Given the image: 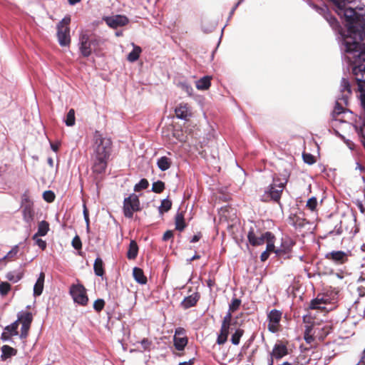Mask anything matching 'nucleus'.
Here are the masks:
<instances>
[{
    "label": "nucleus",
    "mask_w": 365,
    "mask_h": 365,
    "mask_svg": "<svg viewBox=\"0 0 365 365\" xmlns=\"http://www.w3.org/2000/svg\"><path fill=\"white\" fill-rule=\"evenodd\" d=\"M22 277L23 272L20 271H11L8 272L6 275V278L13 283L19 282Z\"/></svg>",
    "instance_id": "nucleus-31"
},
{
    "label": "nucleus",
    "mask_w": 365,
    "mask_h": 365,
    "mask_svg": "<svg viewBox=\"0 0 365 365\" xmlns=\"http://www.w3.org/2000/svg\"><path fill=\"white\" fill-rule=\"evenodd\" d=\"M231 311H228V312L226 314V315L224 317V319L222 323V326H225V329H229L230 325V320L232 317Z\"/></svg>",
    "instance_id": "nucleus-51"
},
{
    "label": "nucleus",
    "mask_w": 365,
    "mask_h": 365,
    "mask_svg": "<svg viewBox=\"0 0 365 365\" xmlns=\"http://www.w3.org/2000/svg\"><path fill=\"white\" fill-rule=\"evenodd\" d=\"M94 155L95 157L109 158L111 151V140L110 138L103 137L98 130L93 134Z\"/></svg>",
    "instance_id": "nucleus-5"
},
{
    "label": "nucleus",
    "mask_w": 365,
    "mask_h": 365,
    "mask_svg": "<svg viewBox=\"0 0 365 365\" xmlns=\"http://www.w3.org/2000/svg\"><path fill=\"white\" fill-rule=\"evenodd\" d=\"M342 233L341 222L334 227V229L329 232L330 235H340Z\"/></svg>",
    "instance_id": "nucleus-57"
},
{
    "label": "nucleus",
    "mask_w": 365,
    "mask_h": 365,
    "mask_svg": "<svg viewBox=\"0 0 365 365\" xmlns=\"http://www.w3.org/2000/svg\"><path fill=\"white\" fill-rule=\"evenodd\" d=\"M317 205V200L315 197L309 198L307 202V207L312 211L314 210Z\"/></svg>",
    "instance_id": "nucleus-54"
},
{
    "label": "nucleus",
    "mask_w": 365,
    "mask_h": 365,
    "mask_svg": "<svg viewBox=\"0 0 365 365\" xmlns=\"http://www.w3.org/2000/svg\"><path fill=\"white\" fill-rule=\"evenodd\" d=\"M18 323H19L18 320L15 321L14 322L11 323V324L6 326L4 328V331L9 333L10 335H11V336L18 335V331H17V329H18V326H19Z\"/></svg>",
    "instance_id": "nucleus-37"
},
{
    "label": "nucleus",
    "mask_w": 365,
    "mask_h": 365,
    "mask_svg": "<svg viewBox=\"0 0 365 365\" xmlns=\"http://www.w3.org/2000/svg\"><path fill=\"white\" fill-rule=\"evenodd\" d=\"M180 87L183 91H185L188 96H191L192 95L193 88L188 83L184 82L180 83Z\"/></svg>",
    "instance_id": "nucleus-50"
},
{
    "label": "nucleus",
    "mask_w": 365,
    "mask_h": 365,
    "mask_svg": "<svg viewBox=\"0 0 365 365\" xmlns=\"http://www.w3.org/2000/svg\"><path fill=\"white\" fill-rule=\"evenodd\" d=\"M70 294L76 303L83 306L87 304L88 298L86 295V289L82 284L72 285L70 288Z\"/></svg>",
    "instance_id": "nucleus-8"
},
{
    "label": "nucleus",
    "mask_w": 365,
    "mask_h": 365,
    "mask_svg": "<svg viewBox=\"0 0 365 365\" xmlns=\"http://www.w3.org/2000/svg\"><path fill=\"white\" fill-rule=\"evenodd\" d=\"M342 58L344 61L347 62L349 67V68L351 70V72H353L352 66H351V63L348 61V60L345 59L344 58V53L342 54ZM363 64L364 65L365 64V61ZM352 75H353L354 81H355V83L353 85H351V83L348 79H346L345 78H342V79H341V85H340L341 95L336 100L335 106H334V108L333 110L334 115H338L344 112L345 108H344V106H346L348 104L349 96L351 93L352 89L354 91L359 93V98L361 101V104L363 108L365 110V81H361V84L364 85L363 88H362L363 89L359 90V84H360L359 81H358L356 80V78L355 75L354 74V73H352Z\"/></svg>",
    "instance_id": "nucleus-2"
},
{
    "label": "nucleus",
    "mask_w": 365,
    "mask_h": 365,
    "mask_svg": "<svg viewBox=\"0 0 365 365\" xmlns=\"http://www.w3.org/2000/svg\"><path fill=\"white\" fill-rule=\"evenodd\" d=\"M26 205H34L33 201L30 199V197L29 196L28 192H25L21 196V207H24Z\"/></svg>",
    "instance_id": "nucleus-46"
},
{
    "label": "nucleus",
    "mask_w": 365,
    "mask_h": 365,
    "mask_svg": "<svg viewBox=\"0 0 365 365\" xmlns=\"http://www.w3.org/2000/svg\"><path fill=\"white\" fill-rule=\"evenodd\" d=\"M45 279V274L41 272H40L38 277L34 286V295L35 297L40 296L43 290V284Z\"/></svg>",
    "instance_id": "nucleus-20"
},
{
    "label": "nucleus",
    "mask_w": 365,
    "mask_h": 365,
    "mask_svg": "<svg viewBox=\"0 0 365 365\" xmlns=\"http://www.w3.org/2000/svg\"><path fill=\"white\" fill-rule=\"evenodd\" d=\"M312 330V326H306V329L304 334V339L307 344H312L314 341V338L311 334Z\"/></svg>",
    "instance_id": "nucleus-40"
},
{
    "label": "nucleus",
    "mask_w": 365,
    "mask_h": 365,
    "mask_svg": "<svg viewBox=\"0 0 365 365\" xmlns=\"http://www.w3.org/2000/svg\"><path fill=\"white\" fill-rule=\"evenodd\" d=\"M16 350L13 347L8 345H4L1 347V359L2 361H6L9 358L15 356L16 354Z\"/></svg>",
    "instance_id": "nucleus-23"
},
{
    "label": "nucleus",
    "mask_w": 365,
    "mask_h": 365,
    "mask_svg": "<svg viewBox=\"0 0 365 365\" xmlns=\"http://www.w3.org/2000/svg\"><path fill=\"white\" fill-rule=\"evenodd\" d=\"M31 325L22 324L21 328L20 338L22 339H26L28 336L29 330Z\"/></svg>",
    "instance_id": "nucleus-55"
},
{
    "label": "nucleus",
    "mask_w": 365,
    "mask_h": 365,
    "mask_svg": "<svg viewBox=\"0 0 365 365\" xmlns=\"http://www.w3.org/2000/svg\"><path fill=\"white\" fill-rule=\"evenodd\" d=\"M108 160L107 158L95 157L92 168L93 172L97 174L103 173L107 168Z\"/></svg>",
    "instance_id": "nucleus-17"
},
{
    "label": "nucleus",
    "mask_w": 365,
    "mask_h": 365,
    "mask_svg": "<svg viewBox=\"0 0 365 365\" xmlns=\"http://www.w3.org/2000/svg\"><path fill=\"white\" fill-rule=\"evenodd\" d=\"M171 165V159L166 156H162L157 160V166L161 171H165L168 170Z\"/></svg>",
    "instance_id": "nucleus-25"
},
{
    "label": "nucleus",
    "mask_w": 365,
    "mask_h": 365,
    "mask_svg": "<svg viewBox=\"0 0 365 365\" xmlns=\"http://www.w3.org/2000/svg\"><path fill=\"white\" fill-rule=\"evenodd\" d=\"M104 41V39L98 36L89 35L86 31H81L78 38L79 51L83 57L88 58L93 52H97Z\"/></svg>",
    "instance_id": "nucleus-3"
},
{
    "label": "nucleus",
    "mask_w": 365,
    "mask_h": 365,
    "mask_svg": "<svg viewBox=\"0 0 365 365\" xmlns=\"http://www.w3.org/2000/svg\"><path fill=\"white\" fill-rule=\"evenodd\" d=\"M185 331L183 328H181V327H179V328H177L175 329V336H185Z\"/></svg>",
    "instance_id": "nucleus-63"
},
{
    "label": "nucleus",
    "mask_w": 365,
    "mask_h": 365,
    "mask_svg": "<svg viewBox=\"0 0 365 365\" xmlns=\"http://www.w3.org/2000/svg\"><path fill=\"white\" fill-rule=\"evenodd\" d=\"M302 158H303L304 162L308 165H312L315 163L314 157L310 153H303Z\"/></svg>",
    "instance_id": "nucleus-49"
},
{
    "label": "nucleus",
    "mask_w": 365,
    "mask_h": 365,
    "mask_svg": "<svg viewBox=\"0 0 365 365\" xmlns=\"http://www.w3.org/2000/svg\"><path fill=\"white\" fill-rule=\"evenodd\" d=\"M359 135L361 136V141L365 148V125L361 128Z\"/></svg>",
    "instance_id": "nucleus-61"
},
{
    "label": "nucleus",
    "mask_w": 365,
    "mask_h": 365,
    "mask_svg": "<svg viewBox=\"0 0 365 365\" xmlns=\"http://www.w3.org/2000/svg\"><path fill=\"white\" fill-rule=\"evenodd\" d=\"M186 227L184 215L182 212H178L175 216V229L179 231H182Z\"/></svg>",
    "instance_id": "nucleus-32"
},
{
    "label": "nucleus",
    "mask_w": 365,
    "mask_h": 365,
    "mask_svg": "<svg viewBox=\"0 0 365 365\" xmlns=\"http://www.w3.org/2000/svg\"><path fill=\"white\" fill-rule=\"evenodd\" d=\"M268 257H269V252L265 250L260 255V259L262 262H264L265 260H267L268 259Z\"/></svg>",
    "instance_id": "nucleus-64"
},
{
    "label": "nucleus",
    "mask_w": 365,
    "mask_h": 365,
    "mask_svg": "<svg viewBox=\"0 0 365 365\" xmlns=\"http://www.w3.org/2000/svg\"><path fill=\"white\" fill-rule=\"evenodd\" d=\"M244 334V331L241 329H237L235 333L232 335L231 342L234 345H238L240 344V338Z\"/></svg>",
    "instance_id": "nucleus-36"
},
{
    "label": "nucleus",
    "mask_w": 365,
    "mask_h": 365,
    "mask_svg": "<svg viewBox=\"0 0 365 365\" xmlns=\"http://www.w3.org/2000/svg\"><path fill=\"white\" fill-rule=\"evenodd\" d=\"M288 354V350L284 344L282 342L276 343L273 347L272 352L269 354V357L273 359H280L284 356Z\"/></svg>",
    "instance_id": "nucleus-16"
},
{
    "label": "nucleus",
    "mask_w": 365,
    "mask_h": 365,
    "mask_svg": "<svg viewBox=\"0 0 365 365\" xmlns=\"http://www.w3.org/2000/svg\"><path fill=\"white\" fill-rule=\"evenodd\" d=\"M141 210L139 197L133 193L123 200V214L127 218H132L133 213Z\"/></svg>",
    "instance_id": "nucleus-7"
},
{
    "label": "nucleus",
    "mask_w": 365,
    "mask_h": 365,
    "mask_svg": "<svg viewBox=\"0 0 365 365\" xmlns=\"http://www.w3.org/2000/svg\"><path fill=\"white\" fill-rule=\"evenodd\" d=\"M83 217H84V220L86 222V224H90L88 211L87 207H86L85 204L83 205Z\"/></svg>",
    "instance_id": "nucleus-59"
},
{
    "label": "nucleus",
    "mask_w": 365,
    "mask_h": 365,
    "mask_svg": "<svg viewBox=\"0 0 365 365\" xmlns=\"http://www.w3.org/2000/svg\"><path fill=\"white\" fill-rule=\"evenodd\" d=\"M274 237H270L269 239H266L265 242L267 243L265 251L269 252H272L274 250Z\"/></svg>",
    "instance_id": "nucleus-56"
},
{
    "label": "nucleus",
    "mask_w": 365,
    "mask_h": 365,
    "mask_svg": "<svg viewBox=\"0 0 365 365\" xmlns=\"http://www.w3.org/2000/svg\"><path fill=\"white\" fill-rule=\"evenodd\" d=\"M211 85V77L209 76H203L196 81V88L198 90L204 91L207 90L210 87Z\"/></svg>",
    "instance_id": "nucleus-24"
},
{
    "label": "nucleus",
    "mask_w": 365,
    "mask_h": 365,
    "mask_svg": "<svg viewBox=\"0 0 365 365\" xmlns=\"http://www.w3.org/2000/svg\"><path fill=\"white\" fill-rule=\"evenodd\" d=\"M140 344L144 351H150L152 341L147 338H144L140 341Z\"/></svg>",
    "instance_id": "nucleus-52"
},
{
    "label": "nucleus",
    "mask_w": 365,
    "mask_h": 365,
    "mask_svg": "<svg viewBox=\"0 0 365 365\" xmlns=\"http://www.w3.org/2000/svg\"><path fill=\"white\" fill-rule=\"evenodd\" d=\"M288 223L296 230H301L308 224V222L297 215H291L288 218Z\"/></svg>",
    "instance_id": "nucleus-18"
},
{
    "label": "nucleus",
    "mask_w": 365,
    "mask_h": 365,
    "mask_svg": "<svg viewBox=\"0 0 365 365\" xmlns=\"http://www.w3.org/2000/svg\"><path fill=\"white\" fill-rule=\"evenodd\" d=\"M200 299V294L198 292H194L190 295L185 297L180 302V306L183 309H188L195 307Z\"/></svg>",
    "instance_id": "nucleus-13"
},
{
    "label": "nucleus",
    "mask_w": 365,
    "mask_h": 365,
    "mask_svg": "<svg viewBox=\"0 0 365 365\" xmlns=\"http://www.w3.org/2000/svg\"><path fill=\"white\" fill-rule=\"evenodd\" d=\"M282 312L277 309H272L267 315L269 320L268 330L272 333H275L278 331V325L281 320Z\"/></svg>",
    "instance_id": "nucleus-10"
},
{
    "label": "nucleus",
    "mask_w": 365,
    "mask_h": 365,
    "mask_svg": "<svg viewBox=\"0 0 365 365\" xmlns=\"http://www.w3.org/2000/svg\"><path fill=\"white\" fill-rule=\"evenodd\" d=\"M240 304L241 300L240 299L233 298L229 305V310L233 312L239 309Z\"/></svg>",
    "instance_id": "nucleus-43"
},
{
    "label": "nucleus",
    "mask_w": 365,
    "mask_h": 365,
    "mask_svg": "<svg viewBox=\"0 0 365 365\" xmlns=\"http://www.w3.org/2000/svg\"><path fill=\"white\" fill-rule=\"evenodd\" d=\"M35 244L41 248L42 250H44L46 248V242L45 240H43L42 239L38 238V237L36 238Z\"/></svg>",
    "instance_id": "nucleus-58"
},
{
    "label": "nucleus",
    "mask_w": 365,
    "mask_h": 365,
    "mask_svg": "<svg viewBox=\"0 0 365 365\" xmlns=\"http://www.w3.org/2000/svg\"><path fill=\"white\" fill-rule=\"evenodd\" d=\"M93 270L96 275L102 277L104 274V267L102 259L98 257L94 262Z\"/></svg>",
    "instance_id": "nucleus-29"
},
{
    "label": "nucleus",
    "mask_w": 365,
    "mask_h": 365,
    "mask_svg": "<svg viewBox=\"0 0 365 365\" xmlns=\"http://www.w3.org/2000/svg\"><path fill=\"white\" fill-rule=\"evenodd\" d=\"M18 322H21V324L31 325L33 316L31 312H22L18 315Z\"/></svg>",
    "instance_id": "nucleus-30"
},
{
    "label": "nucleus",
    "mask_w": 365,
    "mask_h": 365,
    "mask_svg": "<svg viewBox=\"0 0 365 365\" xmlns=\"http://www.w3.org/2000/svg\"><path fill=\"white\" fill-rule=\"evenodd\" d=\"M325 18L333 29L339 26V23L336 18L332 16L329 13H326Z\"/></svg>",
    "instance_id": "nucleus-44"
},
{
    "label": "nucleus",
    "mask_w": 365,
    "mask_h": 365,
    "mask_svg": "<svg viewBox=\"0 0 365 365\" xmlns=\"http://www.w3.org/2000/svg\"><path fill=\"white\" fill-rule=\"evenodd\" d=\"M43 198L47 202H51L55 200V194L51 190H46L43 193Z\"/></svg>",
    "instance_id": "nucleus-45"
},
{
    "label": "nucleus",
    "mask_w": 365,
    "mask_h": 365,
    "mask_svg": "<svg viewBox=\"0 0 365 365\" xmlns=\"http://www.w3.org/2000/svg\"><path fill=\"white\" fill-rule=\"evenodd\" d=\"M65 123L67 126H73L75 124V111L73 109H71L68 112Z\"/></svg>",
    "instance_id": "nucleus-39"
},
{
    "label": "nucleus",
    "mask_w": 365,
    "mask_h": 365,
    "mask_svg": "<svg viewBox=\"0 0 365 365\" xmlns=\"http://www.w3.org/2000/svg\"><path fill=\"white\" fill-rule=\"evenodd\" d=\"M133 276L134 279L140 284H145L147 283V277L145 276L142 269L139 267H134L133 269Z\"/></svg>",
    "instance_id": "nucleus-22"
},
{
    "label": "nucleus",
    "mask_w": 365,
    "mask_h": 365,
    "mask_svg": "<svg viewBox=\"0 0 365 365\" xmlns=\"http://www.w3.org/2000/svg\"><path fill=\"white\" fill-rule=\"evenodd\" d=\"M133 47V50L128 53L127 56V59L130 62L136 61L139 57L140 54L142 52V49L140 46L135 45L133 43H132Z\"/></svg>",
    "instance_id": "nucleus-26"
},
{
    "label": "nucleus",
    "mask_w": 365,
    "mask_h": 365,
    "mask_svg": "<svg viewBox=\"0 0 365 365\" xmlns=\"http://www.w3.org/2000/svg\"><path fill=\"white\" fill-rule=\"evenodd\" d=\"M71 16H66L57 24V37L60 46H67L71 43L70 28Z\"/></svg>",
    "instance_id": "nucleus-6"
},
{
    "label": "nucleus",
    "mask_w": 365,
    "mask_h": 365,
    "mask_svg": "<svg viewBox=\"0 0 365 365\" xmlns=\"http://www.w3.org/2000/svg\"><path fill=\"white\" fill-rule=\"evenodd\" d=\"M138 253V246L135 240L130 242L128 250L127 252V257L129 259H134L136 258Z\"/></svg>",
    "instance_id": "nucleus-27"
},
{
    "label": "nucleus",
    "mask_w": 365,
    "mask_h": 365,
    "mask_svg": "<svg viewBox=\"0 0 365 365\" xmlns=\"http://www.w3.org/2000/svg\"><path fill=\"white\" fill-rule=\"evenodd\" d=\"M359 297L354 302V307L359 314L365 317V287H358Z\"/></svg>",
    "instance_id": "nucleus-12"
},
{
    "label": "nucleus",
    "mask_w": 365,
    "mask_h": 365,
    "mask_svg": "<svg viewBox=\"0 0 365 365\" xmlns=\"http://www.w3.org/2000/svg\"><path fill=\"white\" fill-rule=\"evenodd\" d=\"M273 237V235L270 232H266L263 234L257 235L255 233L254 228L251 227L247 233V239L249 243L253 247L262 245L265 243L266 239Z\"/></svg>",
    "instance_id": "nucleus-9"
},
{
    "label": "nucleus",
    "mask_w": 365,
    "mask_h": 365,
    "mask_svg": "<svg viewBox=\"0 0 365 365\" xmlns=\"http://www.w3.org/2000/svg\"><path fill=\"white\" fill-rule=\"evenodd\" d=\"M325 302L323 298H319L317 297V298L312 299L309 304V308L311 309H317L324 308Z\"/></svg>",
    "instance_id": "nucleus-34"
},
{
    "label": "nucleus",
    "mask_w": 365,
    "mask_h": 365,
    "mask_svg": "<svg viewBox=\"0 0 365 365\" xmlns=\"http://www.w3.org/2000/svg\"><path fill=\"white\" fill-rule=\"evenodd\" d=\"M228 334L229 329H225V326H221L220 334L217 336V343L219 345L224 344L227 341Z\"/></svg>",
    "instance_id": "nucleus-33"
},
{
    "label": "nucleus",
    "mask_w": 365,
    "mask_h": 365,
    "mask_svg": "<svg viewBox=\"0 0 365 365\" xmlns=\"http://www.w3.org/2000/svg\"><path fill=\"white\" fill-rule=\"evenodd\" d=\"M165 189V183L161 180L154 182L151 190L155 193H161Z\"/></svg>",
    "instance_id": "nucleus-38"
},
{
    "label": "nucleus",
    "mask_w": 365,
    "mask_h": 365,
    "mask_svg": "<svg viewBox=\"0 0 365 365\" xmlns=\"http://www.w3.org/2000/svg\"><path fill=\"white\" fill-rule=\"evenodd\" d=\"M336 6V12L345 22L346 33L340 32L341 50L344 58L352 66L356 80L361 83L365 81V11L359 13L348 4L355 0H329ZM363 84H359L362 90Z\"/></svg>",
    "instance_id": "nucleus-1"
},
{
    "label": "nucleus",
    "mask_w": 365,
    "mask_h": 365,
    "mask_svg": "<svg viewBox=\"0 0 365 365\" xmlns=\"http://www.w3.org/2000/svg\"><path fill=\"white\" fill-rule=\"evenodd\" d=\"M49 231V224L48 222L45 220H42L39 222L38 225V230L37 232L35 233L33 236V240H36V238L38 236L43 237L47 235Z\"/></svg>",
    "instance_id": "nucleus-21"
},
{
    "label": "nucleus",
    "mask_w": 365,
    "mask_h": 365,
    "mask_svg": "<svg viewBox=\"0 0 365 365\" xmlns=\"http://www.w3.org/2000/svg\"><path fill=\"white\" fill-rule=\"evenodd\" d=\"M174 345L176 349L178 351H182L185 349L187 344V336H174Z\"/></svg>",
    "instance_id": "nucleus-28"
},
{
    "label": "nucleus",
    "mask_w": 365,
    "mask_h": 365,
    "mask_svg": "<svg viewBox=\"0 0 365 365\" xmlns=\"http://www.w3.org/2000/svg\"><path fill=\"white\" fill-rule=\"evenodd\" d=\"M19 252V246L18 245H15L12 247V249L7 253V255H6L5 256H4L2 258L0 259V262L4 261L6 258H12L14 257V256H16L17 255Z\"/></svg>",
    "instance_id": "nucleus-42"
},
{
    "label": "nucleus",
    "mask_w": 365,
    "mask_h": 365,
    "mask_svg": "<svg viewBox=\"0 0 365 365\" xmlns=\"http://www.w3.org/2000/svg\"><path fill=\"white\" fill-rule=\"evenodd\" d=\"M105 306V302L103 299H98L93 303V309L99 312H101Z\"/></svg>",
    "instance_id": "nucleus-47"
},
{
    "label": "nucleus",
    "mask_w": 365,
    "mask_h": 365,
    "mask_svg": "<svg viewBox=\"0 0 365 365\" xmlns=\"http://www.w3.org/2000/svg\"><path fill=\"white\" fill-rule=\"evenodd\" d=\"M325 257L337 264H344L348 260V255L344 251H331L326 254Z\"/></svg>",
    "instance_id": "nucleus-14"
},
{
    "label": "nucleus",
    "mask_w": 365,
    "mask_h": 365,
    "mask_svg": "<svg viewBox=\"0 0 365 365\" xmlns=\"http://www.w3.org/2000/svg\"><path fill=\"white\" fill-rule=\"evenodd\" d=\"M22 208V215L24 220L31 225V222L34 221V205H25L21 207Z\"/></svg>",
    "instance_id": "nucleus-19"
},
{
    "label": "nucleus",
    "mask_w": 365,
    "mask_h": 365,
    "mask_svg": "<svg viewBox=\"0 0 365 365\" xmlns=\"http://www.w3.org/2000/svg\"><path fill=\"white\" fill-rule=\"evenodd\" d=\"M11 289V285L8 282L0 283V294L3 296L6 295Z\"/></svg>",
    "instance_id": "nucleus-48"
},
{
    "label": "nucleus",
    "mask_w": 365,
    "mask_h": 365,
    "mask_svg": "<svg viewBox=\"0 0 365 365\" xmlns=\"http://www.w3.org/2000/svg\"><path fill=\"white\" fill-rule=\"evenodd\" d=\"M11 335H10L9 333H8L7 331H4V332H2L1 335V339L3 341H8L10 340V336Z\"/></svg>",
    "instance_id": "nucleus-62"
},
{
    "label": "nucleus",
    "mask_w": 365,
    "mask_h": 365,
    "mask_svg": "<svg viewBox=\"0 0 365 365\" xmlns=\"http://www.w3.org/2000/svg\"><path fill=\"white\" fill-rule=\"evenodd\" d=\"M149 182L148 180L143 178L141 179L138 183L135 184L134 186V191L135 192H139L142 190H145L148 187Z\"/></svg>",
    "instance_id": "nucleus-41"
},
{
    "label": "nucleus",
    "mask_w": 365,
    "mask_h": 365,
    "mask_svg": "<svg viewBox=\"0 0 365 365\" xmlns=\"http://www.w3.org/2000/svg\"><path fill=\"white\" fill-rule=\"evenodd\" d=\"M173 237V232L171 230H167L163 236V240L167 241L170 239H171Z\"/></svg>",
    "instance_id": "nucleus-60"
},
{
    "label": "nucleus",
    "mask_w": 365,
    "mask_h": 365,
    "mask_svg": "<svg viewBox=\"0 0 365 365\" xmlns=\"http://www.w3.org/2000/svg\"><path fill=\"white\" fill-rule=\"evenodd\" d=\"M106 24L112 28L117 29L119 26H125L128 23V19L125 16L115 15L103 18Z\"/></svg>",
    "instance_id": "nucleus-11"
},
{
    "label": "nucleus",
    "mask_w": 365,
    "mask_h": 365,
    "mask_svg": "<svg viewBox=\"0 0 365 365\" xmlns=\"http://www.w3.org/2000/svg\"><path fill=\"white\" fill-rule=\"evenodd\" d=\"M72 246L75 250H81L82 247V243L81 238L78 235H76L72 240Z\"/></svg>",
    "instance_id": "nucleus-53"
},
{
    "label": "nucleus",
    "mask_w": 365,
    "mask_h": 365,
    "mask_svg": "<svg viewBox=\"0 0 365 365\" xmlns=\"http://www.w3.org/2000/svg\"><path fill=\"white\" fill-rule=\"evenodd\" d=\"M172 207V202L168 198L163 199L161 202V205L158 208L159 212L163 214L167 212L170 210Z\"/></svg>",
    "instance_id": "nucleus-35"
},
{
    "label": "nucleus",
    "mask_w": 365,
    "mask_h": 365,
    "mask_svg": "<svg viewBox=\"0 0 365 365\" xmlns=\"http://www.w3.org/2000/svg\"><path fill=\"white\" fill-rule=\"evenodd\" d=\"M287 182V180L285 178H281L278 176H274L272 183L268 186L267 190H265L262 197V200H272L274 202H279Z\"/></svg>",
    "instance_id": "nucleus-4"
},
{
    "label": "nucleus",
    "mask_w": 365,
    "mask_h": 365,
    "mask_svg": "<svg viewBox=\"0 0 365 365\" xmlns=\"http://www.w3.org/2000/svg\"><path fill=\"white\" fill-rule=\"evenodd\" d=\"M175 113L178 119L187 120L192 115L190 108L187 103H180L175 108Z\"/></svg>",
    "instance_id": "nucleus-15"
}]
</instances>
